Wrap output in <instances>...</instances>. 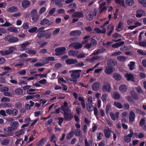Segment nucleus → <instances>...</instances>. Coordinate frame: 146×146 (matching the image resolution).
<instances>
[{
	"mask_svg": "<svg viewBox=\"0 0 146 146\" xmlns=\"http://www.w3.org/2000/svg\"><path fill=\"white\" fill-rule=\"evenodd\" d=\"M82 71L81 70H74L69 71L70 73H72L71 74L72 78L70 79L69 80L71 82H75L77 81V78H79L80 76V72Z\"/></svg>",
	"mask_w": 146,
	"mask_h": 146,
	"instance_id": "nucleus-1",
	"label": "nucleus"
},
{
	"mask_svg": "<svg viewBox=\"0 0 146 146\" xmlns=\"http://www.w3.org/2000/svg\"><path fill=\"white\" fill-rule=\"evenodd\" d=\"M62 110L64 111V117L65 120L69 121L73 117V115L71 113V110L69 108L66 110L62 107Z\"/></svg>",
	"mask_w": 146,
	"mask_h": 146,
	"instance_id": "nucleus-2",
	"label": "nucleus"
},
{
	"mask_svg": "<svg viewBox=\"0 0 146 146\" xmlns=\"http://www.w3.org/2000/svg\"><path fill=\"white\" fill-rule=\"evenodd\" d=\"M4 39L6 41L11 43L16 42L19 41L18 38L11 35L6 36L4 38Z\"/></svg>",
	"mask_w": 146,
	"mask_h": 146,
	"instance_id": "nucleus-3",
	"label": "nucleus"
},
{
	"mask_svg": "<svg viewBox=\"0 0 146 146\" xmlns=\"http://www.w3.org/2000/svg\"><path fill=\"white\" fill-rule=\"evenodd\" d=\"M84 17L82 13L81 12H76L74 13L72 15V17L73 18V23L76 22L79 19L80 17Z\"/></svg>",
	"mask_w": 146,
	"mask_h": 146,
	"instance_id": "nucleus-4",
	"label": "nucleus"
},
{
	"mask_svg": "<svg viewBox=\"0 0 146 146\" xmlns=\"http://www.w3.org/2000/svg\"><path fill=\"white\" fill-rule=\"evenodd\" d=\"M15 49V47L11 46L8 50L0 51V54L3 56H6L12 53Z\"/></svg>",
	"mask_w": 146,
	"mask_h": 146,
	"instance_id": "nucleus-5",
	"label": "nucleus"
},
{
	"mask_svg": "<svg viewBox=\"0 0 146 146\" xmlns=\"http://www.w3.org/2000/svg\"><path fill=\"white\" fill-rule=\"evenodd\" d=\"M111 87L110 84L107 82H104L103 83L102 90L104 92H110L111 91Z\"/></svg>",
	"mask_w": 146,
	"mask_h": 146,
	"instance_id": "nucleus-6",
	"label": "nucleus"
},
{
	"mask_svg": "<svg viewBox=\"0 0 146 146\" xmlns=\"http://www.w3.org/2000/svg\"><path fill=\"white\" fill-rule=\"evenodd\" d=\"M66 48L65 47H62L56 48L55 51L56 52L55 55L59 56L64 54L66 52Z\"/></svg>",
	"mask_w": 146,
	"mask_h": 146,
	"instance_id": "nucleus-7",
	"label": "nucleus"
},
{
	"mask_svg": "<svg viewBox=\"0 0 146 146\" xmlns=\"http://www.w3.org/2000/svg\"><path fill=\"white\" fill-rule=\"evenodd\" d=\"M97 14V12L95 10H94V12L91 11H88L86 14V18L87 20L89 21H91L93 19L94 15H96Z\"/></svg>",
	"mask_w": 146,
	"mask_h": 146,
	"instance_id": "nucleus-8",
	"label": "nucleus"
},
{
	"mask_svg": "<svg viewBox=\"0 0 146 146\" xmlns=\"http://www.w3.org/2000/svg\"><path fill=\"white\" fill-rule=\"evenodd\" d=\"M37 11L36 9H33L31 13L32 16V20L34 21H37L39 19V17L37 13Z\"/></svg>",
	"mask_w": 146,
	"mask_h": 146,
	"instance_id": "nucleus-9",
	"label": "nucleus"
},
{
	"mask_svg": "<svg viewBox=\"0 0 146 146\" xmlns=\"http://www.w3.org/2000/svg\"><path fill=\"white\" fill-rule=\"evenodd\" d=\"M130 134L125 136L124 137L125 141L127 143L130 142L131 140V138L133 136V131L131 129L130 130Z\"/></svg>",
	"mask_w": 146,
	"mask_h": 146,
	"instance_id": "nucleus-10",
	"label": "nucleus"
},
{
	"mask_svg": "<svg viewBox=\"0 0 146 146\" xmlns=\"http://www.w3.org/2000/svg\"><path fill=\"white\" fill-rule=\"evenodd\" d=\"M97 44L96 41L94 39H92L91 40L90 43L87 44L85 46L84 48L86 49H88L92 46H95Z\"/></svg>",
	"mask_w": 146,
	"mask_h": 146,
	"instance_id": "nucleus-11",
	"label": "nucleus"
},
{
	"mask_svg": "<svg viewBox=\"0 0 146 146\" xmlns=\"http://www.w3.org/2000/svg\"><path fill=\"white\" fill-rule=\"evenodd\" d=\"M69 47H74L75 49H78L82 47V44L79 42H76L71 43L69 44Z\"/></svg>",
	"mask_w": 146,
	"mask_h": 146,
	"instance_id": "nucleus-12",
	"label": "nucleus"
},
{
	"mask_svg": "<svg viewBox=\"0 0 146 146\" xmlns=\"http://www.w3.org/2000/svg\"><path fill=\"white\" fill-rule=\"evenodd\" d=\"M6 112L8 114L16 116L18 113V111L16 109L13 110L9 109L6 110Z\"/></svg>",
	"mask_w": 146,
	"mask_h": 146,
	"instance_id": "nucleus-13",
	"label": "nucleus"
},
{
	"mask_svg": "<svg viewBox=\"0 0 146 146\" xmlns=\"http://www.w3.org/2000/svg\"><path fill=\"white\" fill-rule=\"evenodd\" d=\"M78 61L77 60L74 59L69 58L66 60L65 62L67 64H72L77 63Z\"/></svg>",
	"mask_w": 146,
	"mask_h": 146,
	"instance_id": "nucleus-14",
	"label": "nucleus"
},
{
	"mask_svg": "<svg viewBox=\"0 0 146 146\" xmlns=\"http://www.w3.org/2000/svg\"><path fill=\"white\" fill-rule=\"evenodd\" d=\"M135 115L134 112L130 111L129 113V119L130 122H133L135 120Z\"/></svg>",
	"mask_w": 146,
	"mask_h": 146,
	"instance_id": "nucleus-15",
	"label": "nucleus"
},
{
	"mask_svg": "<svg viewBox=\"0 0 146 146\" xmlns=\"http://www.w3.org/2000/svg\"><path fill=\"white\" fill-rule=\"evenodd\" d=\"M30 43L28 41H26L21 44L20 50L21 51H24L27 49V47L30 45Z\"/></svg>",
	"mask_w": 146,
	"mask_h": 146,
	"instance_id": "nucleus-16",
	"label": "nucleus"
},
{
	"mask_svg": "<svg viewBox=\"0 0 146 146\" xmlns=\"http://www.w3.org/2000/svg\"><path fill=\"white\" fill-rule=\"evenodd\" d=\"M124 75L125 76L127 80L134 81V76L131 74L126 73Z\"/></svg>",
	"mask_w": 146,
	"mask_h": 146,
	"instance_id": "nucleus-17",
	"label": "nucleus"
},
{
	"mask_svg": "<svg viewBox=\"0 0 146 146\" xmlns=\"http://www.w3.org/2000/svg\"><path fill=\"white\" fill-rule=\"evenodd\" d=\"M100 82H96L94 83L92 85V89L94 90H96L100 88Z\"/></svg>",
	"mask_w": 146,
	"mask_h": 146,
	"instance_id": "nucleus-18",
	"label": "nucleus"
},
{
	"mask_svg": "<svg viewBox=\"0 0 146 146\" xmlns=\"http://www.w3.org/2000/svg\"><path fill=\"white\" fill-rule=\"evenodd\" d=\"M50 21L47 19H44L40 22V24L41 25H44L48 24V25L50 26L52 24V23H49Z\"/></svg>",
	"mask_w": 146,
	"mask_h": 146,
	"instance_id": "nucleus-19",
	"label": "nucleus"
},
{
	"mask_svg": "<svg viewBox=\"0 0 146 146\" xmlns=\"http://www.w3.org/2000/svg\"><path fill=\"white\" fill-rule=\"evenodd\" d=\"M82 32L79 30L73 31L70 32V35L72 36L79 35L81 34Z\"/></svg>",
	"mask_w": 146,
	"mask_h": 146,
	"instance_id": "nucleus-20",
	"label": "nucleus"
},
{
	"mask_svg": "<svg viewBox=\"0 0 146 146\" xmlns=\"http://www.w3.org/2000/svg\"><path fill=\"white\" fill-rule=\"evenodd\" d=\"M6 10L9 13H13L17 11L18 8L16 7H12L7 9Z\"/></svg>",
	"mask_w": 146,
	"mask_h": 146,
	"instance_id": "nucleus-21",
	"label": "nucleus"
},
{
	"mask_svg": "<svg viewBox=\"0 0 146 146\" xmlns=\"http://www.w3.org/2000/svg\"><path fill=\"white\" fill-rule=\"evenodd\" d=\"M7 31L11 32L17 33L18 32L17 28L16 27H10L7 29Z\"/></svg>",
	"mask_w": 146,
	"mask_h": 146,
	"instance_id": "nucleus-22",
	"label": "nucleus"
},
{
	"mask_svg": "<svg viewBox=\"0 0 146 146\" xmlns=\"http://www.w3.org/2000/svg\"><path fill=\"white\" fill-rule=\"evenodd\" d=\"M113 68L109 66L106 68L105 72L107 74H110L113 72Z\"/></svg>",
	"mask_w": 146,
	"mask_h": 146,
	"instance_id": "nucleus-23",
	"label": "nucleus"
},
{
	"mask_svg": "<svg viewBox=\"0 0 146 146\" xmlns=\"http://www.w3.org/2000/svg\"><path fill=\"white\" fill-rule=\"evenodd\" d=\"M47 139L46 137H44L37 143L38 146H42L47 142Z\"/></svg>",
	"mask_w": 146,
	"mask_h": 146,
	"instance_id": "nucleus-24",
	"label": "nucleus"
},
{
	"mask_svg": "<svg viewBox=\"0 0 146 146\" xmlns=\"http://www.w3.org/2000/svg\"><path fill=\"white\" fill-rule=\"evenodd\" d=\"M30 2L28 1H25L23 2L21 4L23 8H26L30 6Z\"/></svg>",
	"mask_w": 146,
	"mask_h": 146,
	"instance_id": "nucleus-25",
	"label": "nucleus"
},
{
	"mask_svg": "<svg viewBox=\"0 0 146 146\" xmlns=\"http://www.w3.org/2000/svg\"><path fill=\"white\" fill-rule=\"evenodd\" d=\"M95 31L98 33H104L106 32V29H105L103 28L101 30L99 28L96 27L94 29Z\"/></svg>",
	"mask_w": 146,
	"mask_h": 146,
	"instance_id": "nucleus-26",
	"label": "nucleus"
},
{
	"mask_svg": "<svg viewBox=\"0 0 146 146\" xmlns=\"http://www.w3.org/2000/svg\"><path fill=\"white\" fill-rule=\"evenodd\" d=\"M78 53V52L75 50H71L68 52V54L70 56H77Z\"/></svg>",
	"mask_w": 146,
	"mask_h": 146,
	"instance_id": "nucleus-27",
	"label": "nucleus"
},
{
	"mask_svg": "<svg viewBox=\"0 0 146 146\" xmlns=\"http://www.w3.org/2000/svg\"><path fill=\"white\" fill-rule=\"evenodd\" d=\"M111 131L109 129L107 128L104 130V133L106 138H108L110 136V132Z\"/></svg>",
	"mask_w": 146,
	"mask_h": 146,
	"instance_id": "nucleus-28",
	"label": "nucleus"
},
{
	"mask_svg": "<svg viewBox=\"0 0 146 146\" xmlns=\"http://www.w3.org/2000/svg\"><path fill=\"white\" fill-rule=\"evenodd\" d=\"M10 125L12 127L13 129L15 130L17 128V126L19 125V123L17 121H15L11 122Z\"/></svg>",
	"mask_w": 146,
	"mask_h": 146,
	"instance_id": "nucleus-29",
	"label": "nucleus"
},
{
	"mask_svg": "<svg viewBox=\"0 0 146 146\" xmlns=\"http://www.w3.org/2000/svg\"><path fill=\"white\" fill-rule=\"evenodd\" d=\"M25 130L23 129H21L20 130L15 133V135L17 137H19L20 136L23 135L24 133Z\"/></svg>",
	"mask_w": 146,
	"mask_h": 146,
	"instance_id": "nucleus-30",
	"label": "nucleus"
},
{
	"mask_svg": "<svg viewBox=\"0 0 146 146\" xmlns=\"http://www.w3.org/2000/svg\"><path fill=\"white\" fill-rule=\"evenodd\" d=\"M113 77L117 80H120L122 79L121 76L119 74L116 73L113 74Z\"/></svg>",
	"mask_w": 146,
	"mask_h": 146,
	"instance_id": "nucleus-31",
	"label": "nucleus"
},
{
	"mask_svg": "<svg viewBox=\"0 0 146 146\" xmlns=\"http://www.w3.org/2000/svg\"><path fill=\"white\" fill-rule=\"evenodd\" d=\"M144 11L142 10H138L137 11L136 17L138 18L141 17L144 14Z\"/></svg>",
	"mask_w": 146,
	"mask_h": 146,
	"instance_id": "nucleus-32",
	"label": "nucleus"
},
{
	"mask_svg": "<svg viewBox=\"0 0 146 146\" xmlns=\"http://www.w3.org/2000/svg\"><path fill=\"white\" fill-rule=\"evenodd\" d=\"M15 92L17 95H21L23 94V92L22 89L18 88L15 90Z\"/></svg>",
	"mask_w": 146,
	"mask_h": 146,
	"instance_id": "nucleus-33",
	"label": "nucleus"
},
{
	"mask_svg": "<svg viewBox=\"0 0 146 146\" xmlns=\"http://www.w3.org/2000/svg\"><path fill=\"white\" fill-rule=\"evenodd\" d=\"M119 90L122 92H125L127 90V88L126 86L124 85H122L119 87Z\"/></svg>",
	"mask_w": 146,
	"mask_h": 146,
	"instance_id": "nucleus-34",
	"label": "nucleus"
},
{
	"mask_svg": "<svg viewBox=\"0 0 146 146\" xmlns=\"http://www.w3.org/2000/svg\"><path fill=\"white\" fill-rule=\"evenodd\" d=\"M107 64L113 66H115L117 64V61L116 60H110L107 62Z\"/></svg>",
	"mask_w": 146,
	"mask_h": 146,
	"instance_id": "nucleus-35",
	"label": "nucleus"
},
{
	"mask_svg": "<svg viewBox=\"0 0 146 146\" xmlns=\"http://www.w3.org/2000/svg\"><path fill=\"white\" fill-rule=\"evenodd\" d=\"M112 96L115 99H119L120 97L119 94L117 92H114L112 94Z\"/></svg>",
	"mask_w": 146,
	"mask_h": 146,
	"instance_id": "nucleus-36",
	"label": "nucleus"
},
{
	"mask_svg": "<svg viewBox=\"0 0 146 146\" xmlns=\"http://www.w3.org/2000/svg\"><path fill=\"white\" fill-rule=\"evenodd\" d=\"M124 42L123 41L114 44L112 46V47L114 48H116L118 47L121 45L123 44Z\"/></svg>",
	"mask_w": 146,
	"mask_h": 146,
	"instance_id": "nucleus-37",
	"label": "nucleus"
},
{
	"mask_svg": "<svg viewBox=\"0 0 146 146\" xmlns=\"http://www.w3.org/2000/svg\"><path fill=\"white\" fill-rule=\"evenodd\" d=\"M135 62H131L128 64L130 70H132L134 68Z\"/></svg>",
	"mask_w": 146,
	"mask_h": 146,
	"instance_id": "nucleus-38",
	"label": "nucleus"
},
{
	"mask_svg": "<svg viewBox=\"0 0 146 146\" xmlns=\"http://www.w3.org/2000/svg\"><path fill=\"white\" fill-rule=\"evenodd\" d=\"M0 106L2 107L3 108H5L6 107H11V105L10 103H2L0 105Z\"/></svg>",
	"mask_w": 146,
	"mask_h": 146,
	"instance_id": "nucleus-39",
	"label": "nucleus"
},
{
	"mask_svg": "<svg viewBox=\"0 0 146 146\" xmlns=\"http://www.w3.org/2000/svg\"><path fill=\"white\" fill-rule=\"evenodd\" d=\"M38 30V28L36 27H34L29 29L28 31L30 33H34L36 32Z\"/></svg>",
	"mask_w": 146,
	"mask_h": 146,
	"instance_id": "nucleus-40",
	"label": "nucleus"
},
{
	"mask_svg": "<svg viewBox=\"0 0 146 146\" xmlns=\"http://www.w3.org/2000/svg\"><path fill=\"white\" fill-rule=\"evenodd\" d=\"M134 3L133 0H126L125 3L128 6H131Z\"/></svg>",
	"mask_w": 146,
	"mask_h": 146,
	"instance_id": "nucleus-41",
	"label": "nucleus"
},
{
	"mask_svg": "<svg viewBox=\"0 0 146 146\" xmlns=\"http://www.w3.org/2000/svg\"><path fill=\"white\" fill-rule=\"evenodd\" d=\"M114 105L119 109H121L123 108V106L120 103L115 102L114 103Z\"/></svg>",
	"mask_w": 146,
	"mask_h": 146,
	"instance_id": "nucleus-42",
	"label": "nucleus"
},
{
	"mask_svg": "<svg viewBox=\"0 0 146 146\" xmlns=\"http://www.w3.org/2000/svg\"><path fill=\"white\" fill-rule=\"evenodd\" d=\"M87 108L88 111H92L94 109L93 106L91 104H88L87 106Z\"/></svg>",
	"mask_w": 146,
	"mask_h": 146,
	"instance_id": "nucleus-43",
	"label": "nucleus"
},
{
	"mask_svg": "<svg viewBox=\"0 0 146 146\" xmlns=\"http://www.w3.org/2000/svg\"><path fill=\"white\" fill-rule=\"evenodd\" d=\"M115 1L117 3H118L123 6H125L124 1L123 0H115Z\"/></svg>",
	"mask_w": 146,
	"mask_h": 146,
	"instance_id": "nucleus-44",
	"label": "nucleus"
},
{
	"mask_svg": "<svg viewBox=\"0 0 146 146\" xmlns=\"http://www.w3.org/2000/svg\"><path fill=\"white\" fill-rule=\"evenodd\" d=\"M45 31H39L40 32L37 34V36L39 38H41L43 37L44 36Z\"/></svg>",
	"mask_w": 146,
	"mask_h": 146,
	"instance_id": "nucleus-45",
	"label": "nucleus"
},
{
	"mask_svg": "<svg viewBox=\"0 0 146 146\" xmlns=\"http://www.w3.org/2000/svg\"><path fill=\"white\" fill-rule=\"evenodd\" d=\"M99 58L98 56H94L91 59L89 57H88L86 59V61H90L92 62L94 60L98 59Z\"/></svg>",
	"mask_w": 146,
	"mask_h": 146,
	"instance_id": "nucleus-46",
	"label": "nucleus"
},
{
	"mask_svg": "<svg viewBox=\"0 0 146 146\" xmlns=\"http://www.w3.org/2000/svg\"><path fill=\"white\" fill-rule=\"evenodd\" d=\"M56 137L54 134H52L50 137V141L54 143L56 142Z\"/></svg>",
	"mask_w": 146,
	"mask_h": 146,
	"instance_id": "nucleus-47",
	"label": "nucleus"
},
{
	"mask_svg": "<svg viewBox=\"0 0 146 146\" xmlns=\"http://www.w3.org/2000/svg\"><path fill=\"white\" fill-rule=\"evenodd\" d=\"M73 135V133L71 131L67 134L66 138L67 139H70L72 137Z\"/></svg>",
	"mask_w": 146,
	"mask_h": 146,
	"instance_id": "nucleus-48",
	"label": "nucleus"
},
{
	"mask_svg": "<svg viewBox=\"0 0 146 146\" xmlns=\"http://www.w3.org/2000/svg\"><path fill=\"white\" fill-rule=\"evenodd\" d=\"M58 83L59 84H62V83H66V81L64 80L63 78H59L58 79Z\"/></svg>",
	"mask_w": 146,
	"mask_h": 146,
	"instance_id": "nucleus-49",
	"label": "nucleus"
},
{
	"mask_svg": "<svg viewBox=\"0 0 146 146\" xmlns=\"http://www.w3.org/2000/svg\"><path fill=\"white\" fill-rule=\"evenodd\" d=\"M10 101L9 98L6 97H3L1 99V101L2 102H9Z\"/></svg>",
	"mask_w": 146,
	"mask_h": 146,
	"instance_id": "nucleus-50",
	"label": "nucleus"
},
{
	"mask_svg": "<svg viewBox=\"0 0 146 146\" xmlns=\"http://www.w3.org/2000/svg\"><path fill=\"white\" fill-rule=\"evenodd\" d=\"M9 88L7 87H3L0 88V91L2 92H5L8 91Z\"/></svg>",
	"mask_w": 146,
	"mask_h": 146,
	"instance_id": "nucleus-51",
	"label": "nucleus"
},
{
	"mask_svg": "<svg viewBox=\"0 0 146 146\" xmlns=\"http://www.w3.org/2000/svg\"><path fill=\"white\" fill-rule=\"evenodd\" d=\"M131 94L132 97L135 99H138V97L137 94L134 91H132L131 92Z\"/></svg>",
	"mask_w": 146,
	"mask_h": 146,
	"instance_id": "nucleus-52",
	"label": "nucleus"
},
{
	"mask_svg": "<svg viewBox=\"0 0 146 146\" xmlns=\"http://www.w3.org/2000/svg\"><path fill=\"white\" fill-rule=\"evenodd\" d=\"M51 92L50 90H47L42 94V96L43 97H45L47 96L50 95Z\"/></svg>",
	"mask_w": 146,
	"mask_h": 146,
	"instance_id": "nucleus-53",
	"label": "nucleus"
},
{
	"mask_svg": "<svg viewBox=\"0 0 146 146\" xmlns=\"http://www.w3.org/2000/svg\"><path fill=\"white\" fill-rule=\"evenodd\" d=\"M117 59L121 61H123L125 60L126 58L124 56H120L117 57Z\"/></svg>",
	"mask_w": 146,
	"mask_h": 146,
	"instance_id": "nucleus-54",
	"label": "nucleus"
},
{
	"mask_svg": "<svg viewBox=\"0 0 146 146\" xmlns=\"http://www.w3.org/2000/svg\"><path fill=\"white\" fill-rule=\"evenodd\" d=\"M56 11L55 8H53L49 12L48 15V16H49L50 15H52Z\"/></svg>",
	"mask_w": 146,
	"mask_h": 146,
	"instance_id": "nucleus-55",
	"label": "nucleus"
},
{
	"mask_svg": "<svg viewBox=\"0 0 146 146\" xmlns=\"http://www.w3.org/2000/svg\"><path fill=\"white\" fill-rule=\"evenodd\" d=\"M28 55L27 54H22L19 56V57L22 60H24L25 58H27Z\"/></svg>",
	"mask_w": 146,
	"mask_h": 146,
	"instance_id": "nucleus-56",
	"label": "nucleus"
},
{
	"mask_svg": "<svg viewBox=\"0 0 146 146\" xmlns=\"http://www.w3.org/2000/svg\"><path fill=\"white\" fill-rule=\"evenodd\" d=\"M48 73H45L44 74H38L35 75V76H40L41 78H47Z\"/></svg>",
	"mask_w": 146,
	"mask_h": 146,
	"instance_id": "nucleus-57",
	"label": "nucleus"
},
{
	"mask_svg": "<svg viewBox=\"0 0 146 146\" xmlns=\"http://www.w3.org/2000/svg\"><path fill=\"white\" fill-rule=\"evenodd\" d=\"M9 142V141L8 139H5L3 140L1 142V144L3 145H7Z\"/></svg>",
	"mask_w": 146,
	"mask_h": 146,
	"instance_id": "nucleus-58",
	"label": "nucleus"
},
{
	"mask_svg": "<svg viewBox=\"0 0 146 146\" xmlns=\"http://www.w3.org/2000/svg\"><path fill=\"white\" fill-rule=\"evenodd\" d=\"M84 41L83 42V44H85L88 42L90 39L89 36H86L84 38Z\"/></svg>",
	"mask_w": 146,
	"mask_h": 146,
	"instance_id": "nucleus-59",
	"label": "nucleus"
},
{
	"mask_svg": "<svg viewBox=\"0 0 146 146\" xmlns=\"http://www.w3.org/2000/svg\"><path fill=\"white\" fill-rule=\"evenodd\" d=\"M108 95L104 94L102 96L101 99L103 102H105L106 101V100L108 97Z\"/></svg>",
	"mask_w": 146,
	"mask_h": 146,
	"instance_id": "nucleus-60",
	"label": "nucleus"
},
{
	"mask_svg": "<svg viewBox=\"0 0 146 146\" xmlns=\"http://www.w3.org/2000/svg\"><path fill=\"white\" fill-rule=\"evenodd\" d=\"M26 52L28 54H35L36 53L35 51L33 50H30Z\"/></svg>",
	"mask_w": 146,
	"mask_h": 146,
	"instance_id": "nucleus-61",
	"label": "nucleus"
},
{
	"mask_svg": "<svg viewBox=\"0 0 146 146\" xmlns=\"http://www.w3.org/2000/svg\"><path fill=\"white\" fill-rule=\"evenodd\" d=\"M139 2L143 5L144 7H146V0H138Z\"/></svg>",
	"mask_w": 146,
	"mask_h": 146,
	"instance_id": "nucleus-62",
	"label": "nucleus"
},
{
	"mask_svg": "<svg viewBox=\"0 0 146 146\" xmlns=\"http://www.w3.org/2000/svg\"><path fill=\"white\" fill-rule=\"evenodd\" d=\"M17 73L21 75H24L26 74V71L25 70L23 69L17 72Z\"/></svg>",
	"mask_w": 146,
	"mask_h": 146,
	"instance_id": "nucleus-63",
	"label": "nucleus"
},
{
	"mask_svg": "<svg viewBox=\"0 0 146 146\" xmlns=\"http://www.w3.org/2000/svg\"><path fill=\"white\" fill-rule=\"evenodd\" d=\"M139 45L143 47H146V42L145 41L143 42H140L139 43Z\"/></svg>",
	"mask_w": 146,
	"mask_h": 146,
	"instance_id": "nucleus-64",
	"label": "nucleus"
}]
</instances>
